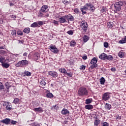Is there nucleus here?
Instances as JSON below:
<instances>
[{"mask_svg": "<svg viewBox=\"0 0 126 126\" xmlns=\"http://www.w3.org/2000/svg\"><path fill=\"white\" fill-rule=\"evenodd\" d=\"M124 5V3L122 1L116 2L114 4V12L115 13H118L122 10V7Z\"/></svg>", "mask_w": 126, "mask_h": 126, "instance_id": "1", "label": "nucleus"}, {"mask_svg": "<svg viewBox=\"0 0 126 126\" xmlns=\"http://www.w3.org/2000/svg\"><path fill=\"white\" fill-rule=\"evenodd\" d=\"M79 96H87L88 95V90L84 87L80 88L78 91Z\"/></svg>", "mask_w": 126, "mask_h": 126, "instance_id": "2", "label": "nucleus"}, {"mask_svg": "<svg viewBox=\"0 0 126 126\" xmlns=\"http://www.w3.org/2000/svg\"><path fill=\"white\" fill-rule=\"evenodd\" d=\"M57 18H58L59 22L60 23H65V22H67L66 15L62 16L58 15Z\"/></svg>", "mask_w": 126, "mask_h": 126, "instance_id": "3", "label": "nucleus"}, {"mask_svg": "<svg viewBox=\"0 0 126 126\" xmlns=\"http://www.w3.org/2000/svg\"><path fill=\"white\" fill-rule=\"evenodd\" d=\"M80 27L85 32H86L87 31V29H88V24L85 21H82L81 22Z\"/></svg>", "mask_w": 126, "mask_h": 126, "instance_id": "4", "label": "nucleus"}, {"mask_svg": "<svg viewBox=\"0 0 126 126\" xmlns=\"http://www.w3.org/2000/svg\"><path fill=\"white\" fill-rule=\"evenodd\" d=\"M28 63V61L26 60H22L19 61L17 64H16V66L17 67H19V66L22 67L24 66V65H26Z\"/></svg>", "mask_w": 126, "mask_h": 126, "instance_id": "5", "label": "nucleus"}, {"mask_svg": "<svg viewBox=\"0 0 126 126\" xmlns=\"http://www.w3.org/2000/svg\"><path fill=\"white\" fill-rule=\"evenodd\" d=\"M50 50L52 53H53L54 54H58L59 52V50L56 46V45H54L53 44H51L50 46Z\"/></svg>", "mask_w": 126, "mask_h": 126, "instance_id": "6", "label": "nucleus"}, {"mask_svg": "<svg viewBox=\"0 0 126 126\" xmlns=\"http://www.w3.org/2000/svg\"><path fill=\"white\" fill-rule=\"evenodd\" d=\"M102 99L103 101H108L110 99V93H104L102 95Z\"/></svg>", "mask_w": 126, "mask_h": 126, "instance_id": "7", "label": "nucleus"}, {"mask_svg": "<svg viewBox=\"0 0 126 126\" xmlns=\"http://www.w3.org/2000/svg\"><path fill=\"white\" fill-rule=\"evenodd\" d=\"M48 75H49L50 76L53 77V78H56V77H58L59 74H58V72L56 71H50L48 72Z\"/></svg>", "mask_w": 126, "mask_h": 126, "instance_id": "8", "label": "nucleus"}, {"mask_svg": "<svg viewBox=\"0 0 126 126\" xmlns=\"http://www.w3.org/2000/svg\"><path fill=\"white\" fill-rule=\"evenodd\" d=\"M49 9H48L47 5H44L41 8L40 12H43V13H46V12H48Z\"/></svg>", "mask_w": 126, "mask_h": 126, "instance_id": "9", "label": "nucleus"}, {"mask_svg": "<svg viewBox=\"0 0 126 126\" xmlns=\"http://www.w3.org/2000/svg\"><path fill=\"white\" fill-rule=\"evenodd\" d=\"M66 17L68 22L69 21H74V17L70 14L66 15Z\"/></svg>", "mask_w": 126, "mask_h": 126, "instance_id": "10", "label": "nucleus"}, {"mask_svg": "<svg viewBox=\"0 0 126 126\" xmlns=\"http://www.w3.org/2000/svg\"><path fill=\"white\" fill-rule=\"evenodd\" d=\"M0 122L2 123V124H4L5 125H10V119L9 118H6L0 121Z\"/></svg>", "mask_w": 126, "mask_h": 126, "instance_id": "11", "label": "nucleus"}, {"mask_svg": "<svg viewBox=\"0 0 126 126\" xmlns=\"http://www.w3.org/2000/svg\"><path fill=\"white\" fill-rule=\"evenodd\" d=\"M46 81H47V78H43L40 84L42 85V86H45L46 85Z\"/></svg>", "mask_w": 126, "mask_h": 126, "instance_id": "12", "label": "nucleus"}, {"mask_svg": "<svg viewBox=\"0 0 126 126\" xmlns=\"http://www.w3.org/2000/svg\"><path fill=\"white\" fill-rule=\"evenodd\" d=\"M61 114H62V115H67V114H69V111L66 109L63 108L61 112Z\"/></svg>", "mask_w": 126, "mask_h": 126, "instance_id": "13", "label": "nucleus"}, {"mask_svg": "<svg viewBox=\"0 0 126 126\" xmlns=\"http://www.w3.org/2000/svg\"><path fill=\"white\" fill-rule=\"evenodd\" d=\"M126 55V53L123 51V50L120 51L118 53V56L119 58H124Z\"/></svg>", "mask_w": 126, "mask_h": 126, "instance_id": "14", "label": "nucleus"}, {"mask_svg": "<svg viewBox=\"0 0 126 126\" xmlns=\"http://www.w3.org/2000/svg\"><path fill=\"white\" fill-rule=\"evenodd\" d=\"M106 54L105 53H102L99 56V58L101 60H103V61H105L106 60Z\"/></svg>", "mask_w": 126, "mask_h": 126, "instance_id": "15", "label": "nucleus"}, {"mask_svg": "<svg viewBox=\"0 0 126 126\" xmlns=\"http://www.w3.org/2000/svg\"><path fill=\"white\" fill-rule=\"evenodd\" d=\"M97 60L96 58H94L91 61V64H96Z\"/></svg>", "mask_w": 126, "mask_h": 126, "instance_id": "16", "label": "nucleus"}, {"mask_svg": "<svg viewBox=\"0 0 126 126\" xmlns=\"http://www.w3.org/2000/svg\"><path fill=\"white\" fill-rule=\"evenodd\" d=\"M33 111H35V112H40V113H42L43 109H42V107H39L38 108H35L33 109Z\"/></svg>", "mask_w": 126, "mask_h": 126, "instance_id": "17", "label": "nucleus"}, {"mask_svg": "<svg viewBox=\"0 0 126 126\" xmlns=\"http://www.w3.org/2000/svg\"><path fill=\"white\" fill-rule=\"evenodd\" d=\"M85 109H87V110H91L93 109V105L91 104H88L85 106Z\"/></svg>", "mask_w": 126, "mask_h": 126, "instance_id": "18", "label": "nucleus"}, {"mask_svg": "<svg viewBox=\"0 0 126 126\" xmlns=\"http://www.w3.org/2000/svg\"><path fill=\"white\" fill-rule=\"evenodd\" d=\"M31 27H32L33 28H36V27H40L39 25H38V23H37V22H34V23H32L31 25Z\"/></svg>", "mask_w": 126, "mask_h": 126, "instance_id": "19", "label": "nucleus"}, {"mask_svg": "<svg viewBox=\"0 0 126 126\" xmlns=\"http://www.w3.org/2000/svg\"><path fill=\"white\" fill-rule=\"evenodd\" d=\"M113 57L111 55L108 56L106 55L105 56V60H108V61H113Z\"/></svg>", "mask_w": 126, "mask_h": 126, "instance_id": "20", "label": "nucleus"}, {"mask_svg": "<svg viewBox=\"0 0 126 126\" xmlns=\"http://www.w3.org/2000/svg\"><path fill=\"white\" fill-rule=\"evenodd\" d=\"M107 25L109 28H112L114 27V23L112 22H108L107 24Z\"/></svg>", "mask_w": 126, "mask_h": 126, "instance_id": "21", "label": "nucleus"}, {"mask_svg": "<svg viewBox=\"0 0 126 126\" xmlns=\"http://www.w3.org/2000/svg\"><path fill=\"white\" fill-rule=\"evenodd\" d=\"M111 104L109 103H106L104 108L106 110H111Z\"/></svg>", "mask_w": 126, "mask_h": 126, "instance_id": "22", "label": "nucleus"}, {"mask_svg": "<svg viewBox=\"0 0 126 126\" xmlns=\"http://www.w3.org/2000/svg\"><path fill=\"white\" fill-rule=\"evenodd\" d=\"M80 10L81 11H87V10H89V8H88V7H87L85 5L84 6H83V7L80 8Z\"/></svg>", "mask_w": 126, "mask_h": 126, "instance_id": "23", "label": "nucleus"}, {"mask_svg": "<svg viewBox=\"0 0 126 126\" xmlns=\"http://www.w3.org/2000/svg\"><path fill=\"white\" fill-rule=\"evenodd\" d=\"M83 40L84 43H86V42H87V41L89 40V37H88V36L85 35L83 37Z\"/></svg>", "mask_w": 126, "mask_h": 126, "instance_id": "24", "label": "nucleus"}, {"mask_svg": "<svg viewBox=\"0 0 126 126\" xmlns=\"http://www.w3.org/2000/svg\"><path fill=\"white\" fill-rule=\"evenodd\" d=\"M59 70L60 72H61V73H63L64 74L66 73V70L64 69V68H60Z\"/></svg>", "mask_w": 126, "mask_h": 126, "instance_id": "25", "label": "nucleus"}, {"mask_svg": "<svg viewBox=\"0 0 126 126\" xmlns=\"http://www.w3.org/2000/svg\"><path fill=\"white\" fill-rule=\"evenodd\" d=\"M1 65L3 67H5V68H8V67L10 66L9 64L7 63H2Z\"/></svg>", "mask_w": 126, "mask_h": 126, "instance_id": "26", "label": "nucleus"}, {"mask_svg": "<svg viewBox=\"0 0 126 126\" xmlns=\"http://www.w3.org/2000/svg\"><path fill=\"white\" fill-rule=\"evenodd\" d=\"M95 7L94 6V5H92V6H91V7H90V8L89 9V10H90V11H92V12H94V11H95Z\"/></svg>", "mask_w": 126, "mask_h": 126, "instance_id": "27", "label": "nucleus"}, {"mask_svg": "<svg viewBox=\"0 0 126 126\" xmlns=\"http://www.w3.org/2000/svg\"><path fill=\"white\" fill-rule=\"evenodd\" d=\"M46 97L47 98H50L51 99V98H53L54 97V95L52 94L51 93H47L46 94Z\"/></svg>", "mask_w": 126, "mask_h": 126, "instance_id": "28", "label": "nucleus"}, {"mask_svg": "<svg viewBox=\"0 0 126 126\" xmlns=\"http://www.w3.org/2000/svg\"><path fill=\"white\" fill-rule=\"evenodd\" d=\"M76 45V42L74 40H72L70 42V46L71 47H74Z\"/></svg>", "mask_w": 126, "mask_h": 126, "instance_id": "29", "label": "nucleus"}, {"mask_svg": "<svg viewBox=\"0 0 126 126\" xmlns=\"http://www.w3.org/2000/svg\"><path fill=\"white\" fill-rule=\"evenodd\" d=\"M59 109V106L57 105H53L52 107H51V110H53V111H56V110H58Z\"/></svg>", "mask_w": 126, "mask_h": 126, "instance_id": "30", "label": "nucleus"}, {"mask_svg": "<svg viewBox=\"0 0 126 126\" xmlns=\"http://www.w3.org/2000/svg\"><path fill=\"white\" fill-rule=\"evenodd\" d=\"M92 103V98H88L86 100V104H91Z\"/></svg>", "mask_w": 126, "mask_h": 126, "instance_id": "31", "label": "nucleus"}, {"mask_svg": "<svg viewBox=\"0 0 126 126\" xmlns=\"http://www.w3.org/2000/svg\"><path fill=\"white\" fill-rule=\"evenodd\" d=\"M105 78H104V77H101L100 79V84L101 85H104V83H105Z\"/></svg>", "mask_w": 126, "mask_h": 126, "instance_id": "32", "label": "nucleus"}, {"mask_svg": "<svg viewBox=\"0 0 126 126\" xmlns=\"http://www.w3.org/2000/svg\"><path fill=\"white\" fill-rule=\"evenodd\" d=\"M23 32H24V33L28 34L29 32H30V29L29 28H26L24 30Z\"/></svg>", "mask_w": 126, "mask_h": 126, "instance_id": "33", "label": "nucleus"}, {"mask_svg": "<svg viewBox=\"0 0 126 126\" xmlns=\"http://www.w3.org/2000/svg\"><path fill=\"white\" fill-rule=\"evenodd\" d=\"M126 42V38H123L122 40L119 41V44H125Z\"/></svg>", "mask_w": 126, "mask_h": 126, "instance_id": "34", "label": "nucleus"}, {"mask_svg": "<svg viewBox=\"0 0 126 126\" xmlns=\"http://www.w3.org/2000/svg\"><path fill=\"white\" fill-rule=\"evenodd\" d=\"M13 103L14 104H18V103H19V99L18 98H15L13 101Z\"/></svg>", "mask_w": 126, "mask_h": 126, "instance_id": "35", "label": "nucleus"}, {"mask_svg": "<svg viewBox=\"0 0 126 126\" xmlns=\"http://www.w3.org/2000/svg\"><path fill=\"white\" fill-rule=\"evenodd\" d=\"M92 65L90 66V68L91 69H93V68H95L98 66V64H92Z\"/></svg>", "mask_w": 126, "mask_h": 126, "instance_id": "36", "label": "nucleus"}, {"mask_svg": "<svg viewBox=\"0 0 126 126\" xmlns=\"http://www.w3.org/2000/svg\"><path fill=\"white\" fill-rule=\"evenodd\" d=\"M100 123H101V121L100 120H96L94 122V125H96L98 126V125H99V124H100Z\"/></svg>", "mask_w": 126, "mask_h": 126, "instance_id": "37", "label": "nucleus"}, {"mask_svg": "<svg viewBox=\"0 0 126 126\" xmlns=\"http://www.w3.org/2000/svg\"><path fill=\"white\" fill-rule=\"evenodd\" d=\"M24 73L27 76H31V72H30L29 71H25V72H24Z\"/></svg>", "mask_w": 126, "mask_h": 126, "instance_id": "38", "label": "nucleus"}, {"mask_svg": "<svg viewBox=\"0 0 126 126\" xmlns=\"http://www.w3.org/2000/svg\"><path fill=\"white\" fill-rule=\"evenodd\" d=\"M62 2H63L64 4H68L69 0H62Z\"/></svg>", "mask_w": 126, "mask_h": 126, "instance_id": "39", "label": "nucleus"}, {"mask_svg": "<svg viewBox=\"0 0 126 126\" xmlns=\"http://www.w3.org/2000/svg\"><path fill=\"white\" fill-rule=\"evenodd\" d=\"M6 110L7 111H10V110H12V107L10 106V105H8L6 106Z\"/></svg>", "mask_w": 126, "mask_h": 126, "instance_id": "40", "label": "nucleus"}, {"mask_svg": "<svg viewBox=\"0 0 126 126\" xmlns=\"http://www.w3.org/2000/svg\"><path fill=\"white\" fill-rule=\"evenodd\" d=\"M100 11H101V12H106V11H107V8H106V7L103 6Z\"/></svg>", "mask_w": 126, "mask_h": 126, "instance_id": "41", "label": "nucleus"}, {"mask_svg": "<svg viewBox=\"0 0 126 126\" xmlns=\"http://www.w3.org/2000/svg\"><path fill=\"white\" fill-rule=\"evenodd\" d=\"M39 58H40V56H39V55H34V61H35V62H37L38 61V60H39Z\"/></svg>", "mask_w": 126, "mask_h": 126, "instance_id": "42", "label": "nucleus"}, {"mask_svg": "<svg viewBox=\"0 0 126 126\" xmlns=\"http://www.w3.org/2000/svg\"><path fill=\"white\" fill-rule=\"evenodd\" d=\"M65 74H66V75H67L69 77H72V74L71 72L67 73V72H66Z\"/></svg>", "mask_w": 126, "mask_h": 126, "instance_id": "43", "label": "nucleus"}, {"mask_svg": "<svg viewBox=\"0 0 126 126\" xmlns=\"http://www.w3.org/2000/svg\"><path fill=\"white\" fill-rule=\"evenodd\" d=\"M92 5V4H91V3H86V4L85 5H86V6L87 7H88V8H90V7H91Z\"/></svg>", "mask_w": 126, "mask_h": 126, "instance_id": "44", "label": "nucleus"}, {"mask_svg": "<svg viewBox=\"0 0 126 126\" xmlns=\"http://www.w3.org/2000/svg\"><path fill=\"white\" fill-rule=\"evenodd\" d=\"M38 26H41V25H43L44 24V23L42 21H39L37 23Z\"/></svg>", "mask_w": 126, "mask_h": 126, "instance_id": "45", "label": "nucleus"}, {"mask_svg": "<svg viewBox=\"0 0 126 126\" xmlns=\"http://www.w3.org/2000/svg\"><path fill=\"white\" fill-rule=\"evenodd\" d=\"M104 48H108V47H109V43L107 42H105L104 43Z\"/></svg>", "mask_w": 126, "mask_h": 126, "instance_id": "46", "label": "nucleus"}, {"mask_svg": "<svg viewBox=\"0 0 126 126\" xmlns=\"http://www.w3.org/2000/svg\"><path fill=\"white\" fill-rule=\"evenodd\" d=\"M109 126V124L107 122H103L102 123V126Z\"/></svg>", "mask_w": 126, "mask_h": 126, "instance_id": "47", "label": "nucleus"}, {"mask_svg": "<svg viewBox=\"0 0 126 126\" xmlns=\"http://www.w3.org/2000/svg\"><path fill=\"white\" fill-rule=\"evenodd\" d=\"M67 33L69 35H73V31L71 30L68 31Z\"/></svg>", "mask_w": 126, "mask_h": 126, "instance_id": "48", "label": "nucleus"}, {"mask_svg": "<svg viewBox=\"0 0 126 126\" xmlns=\"http://www.w3.org/2000/svg\"><path fill=\"white\" fill-rule=\"evenodd\" d=\"M32 126H40V124H38L36 123V122H34L33 123H32Z\"/></svg>", "mask_w": 126, "mask_h": 126, "instance_id": "49", "label": "nucleus"}, {"mask_svg": "<svg viewBox=\"0 0 126 126\" xmlns=\"http://www.w3.org/2000/svg\"><path fill=\"white\" fill-rule=\"evenodd\" d=\"M4 87L3 86V85L2 84V83H1V82H0V90H2Z\"/></svg>", "mask_w": 126, "mask_h": 126, "instance_id": "50", "label": "nucleus"}, {"mask_svg": "<svg viewBox=\"0 0 126 126\" xmlns=\"http://www.w3.org/2000/svg\"><path fill=\"white\" fill-rule=\"evenodd\" d=\"M10 123L12 124V125H16L17 124V122L10 120Z\"/></svg>", "mask_w": 126, "mask_h": 126, "instance_id": "51", "label": "nucleus"}, {"mask_svg": "<svg viewBox=\"0 0 126 126\" xmlns=\"http://www.w3.org/2000/svg\"><path fill=\"white\" fill-rule=\"evenodd\" d=\"M86 66H85V65H82L80 68V69H81L82 70H85V68H86Z\"/></svg>", "mask_w": 126, "mask_h": 126, "instance_id": "52", "label": "nucleus"}, {"mask_svg": "<svg viewBox=\"0 0 126 126\" xmlns=\"http://www.w3.org/2000/svg\"><path fill=\"white\" fill-rule=\"evenodd\" d=\"M53 23L55 24V25H59V22L58 21L53 20Z\"/></svg>", "mask_w": 126, "mask_h": 126, "instance_id": "53", "label": "nucleus"}, {"mask_svg": "<svg viewBox=\"0 0 126 126\" xmlns=\"http://www.w3.org/2000/svg\"><path fill=\"white\" fill-rule=\"evenodd\" d=\"M74 11L75 13H78L79 12V9H78L77 8H76L74 9Z\"/></svg>", "mask_w": 126, "mask_h": 126, "instance_id": "54", "label": "nucleus"}, {"mask_svg": "<svg viewBox=\"0 0 126 126\" xmlns=\"http://www.w3.org/2000/svg\"><path fill=\"white\" fill-rule=\"evenodd\" d=\"M11 34L12 35L15 36V35H16V30L12 31Z\"/></svg>", "mask_w": 126, "mask_h": 126, "instance_id": "55", "label": "nucleus"}, {"mask_svg": "<svg viewBox=\"0 0 126 126\" xmlns=\"http://www.w3.org/2000/svg\"><path fill=\"white\" fill-rule=\"evenodd\" d=\"M3 61H4V58L3 57H1L0 58V63H3Z\"/></svg>", "mask_w": 126, "mask_h": 126, "instance_id": "56", "label": "nucleus"}, {"mask_svg": "<svg viewBox=\"0 0 126 126\" xmlns=\"http://www.w3.org/2000/svg\"><path fill=\"white\" fill-rule=\"evenodd\" d=\"M18 35H23V32L21 31H18L17 32Z\"/></svg>", "mask_w": 126, "mask_h": 126, "instance_id": "57", "label": "nucleus"}, {"mask_svg": "<svg viewBox=\"0 0 126 126\" xmlns=\"http://www.w3.org/2000/svg\"><path fill=\"white\" fill-rule=\"evenodd\" d=\"M5 86H7V89L6 90H5L4 91V92H5V93H7V92H8V88H7V87H7V85L6 83L5 84Z\"/></svg>", "mask_w": 126, "mask_h": 126, "instance_id": "58", "label": "nucleus"}, {"mask_svg": "<svg viewBox=\"0 0 126 126\" xmlns=\"http://www.w3.org/2000/svg\"><path fill=\"white\" fill-rule=\"evenodd\" d=\"M42 12H40L39 13V16H41V17H45V15H44V14L42 13Z\"/></svg>", "mask_w": 126, "mask_h": 126, "instance_id": "59", "label": "nucleus"}, {"mask_svg": "<svg viewBox=\"0 0 126 126\" xmlns=\"http://www.w3.org/2000/svg\"><path fill=\"white\" fill-rule=\"evenodd\" d=\"M83 60H87V56H84L82 57Z\"/></svg>", "mask_w": 126, "mask_h": 126, "instance_id": "60", "label": "nucleus"}, {"mask_svg": "<svg viewBox=\"0 0 126 126\" xmlns=\"http://www.w3.org/2000/svg\"><path fill=\"white\" fill-rule=\"evenodd\" d=\"M111 71H115L116 70V68L112 67L111 68Z\"/></svg>", "mask_w": 126, "mask_h": 126, "instance_id": "61", "label": "nucleus"}, {"mask_svg": "<svg viewBox=\"0 0 126 126\" xmlns=\"http://www.w3.org/2000/svg\"><path fill=\"white\" fill-rule=\"evenodd\" d=\"M82 14L83 15H84V14H86V13H87V12L86 11H82Z\"/></svg>", "mask_w": 126, "mask_h": 126, "instance_id": "62", "label": "nucleus"}, {"mask_svg": "<svg viewBox=\"0 0 126 126\" xmlns=\"http://www.w3.org/2000/svg\"><path fill=\"white\" fill-rule=\"evenodd\" d=\"M28 54L27 53H26V52H25V53H24V54H23V56L24 57H27V55H28Z\"/></svg>", "mask_w": 126, "mask_h": 126, "instance_id": "63", "label": "nucleus"}, {"mask_svg": "<svg viewBox=\"0 0 126 126\" xmlns=\"http://www.w3.org/2000/svg\"><path fill=\"white\" fill-rule=\"evenodd\" d=\"M12 18L15 19V18H16V16H14V15H12Z\"/></svg>", "mask_w": 126, "mask_h": 126, "instance_id": "64", "label": "nucleus"}]
</instances>
